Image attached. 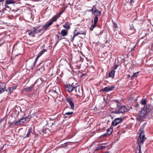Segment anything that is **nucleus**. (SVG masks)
Returning a JSON list of instances; mask_svg holds the SVG:
<instances>
[{"label":"nucleus","instance_id":"obj_1","mask_svg":"<svg viewBox=\"0 0 153 153\" xmlns=\"http://www.w3.org/2000/svg\"><path fill=\"white\" fill-rule=\"evenodd\" d=\"M139 137L137 140V146L136 149V153H142L141 151V146L143 145L146 138L145 137L144 131H142L139 133Z\"/></svg>","mask_w":153,"mask_h":153},{"label":"nucleus","instance_id":"obj_2","mask_svg":"<svg viewBox=\"0 0 153 153\" xmlns=\"http://www.w3.org/2000/svg\"><path fill=\"white\" fill-rule=\"evenodd\" d=\"M152 111V107L149 104L146 105L142 109L140 112L139 115L140 117H145L149 116Z\"/></svg>","mask_w":153,"mask_h":153},{"label":"nucleus","instance_id":"obj_3","mask_svg":"<svg viewBox=\"0 0 153 153\" xmlns=\"http://www.w3.org/2000/svg\"><path fill=\"white\" fill-rule=\"evenodd\" d=\"M59 16L55 15L51 18L46 24L42 26L43 29L45 31H46L48 29L49 27L51 26L53 22H56L57 19L59 17Z\"/></svg>","mask_w":153,"mask_h":153},{"label":"nucleus","instance_id":"obj_4","mask_svg":"<svg viewBox=\"0 0 153 153\" xmlns=\"http://www.w3.org/2000/svg\"><path fill=\"white\" fill-rule=\"evenodd\" d=\"M128 111V110L126 107L125 106H120L118 110H115L114 112L115 113L118 114L121 113H123L127 112Z\"/></svg>","mask_w":153,"mask_h":153},{"label":"nucleus","instance_id":"obj_5","mask_svg":"<svg viewBox=\"0 0 153 153\" xmlns=\"http://www.w3.org/2000/svg\"><path fill=\"white\" fill-rule=\"evenodd\" d=\"M78 30V29L77 28L76 29L74 30L73 38H72L71 41H73L75 36L79 35L82 34L85 35L86 34V32L85 31H83L82 30Z\"/></svg>","mask_w":153,"mask_h":153},{"label":"nucleus","instance_id":"obj_6","mask_svg":"<svg viewBox=\"0 0 153 153\" xmlns=\"http://www.w3.org/2000/svg\"><path fill=\"white\" fill-rule=\"evenodd\" d=\"M27 32L30 36L34 37L35 36V34H36V28L33 27L30 30H27Z\"/></svg>","mask_w":153,"mask_h":153},{"label":"nucleus","instance_id":"obj_7","mask_svg":"<svg viewBox=\"0 0 153 153\" xmlns=\"http://www.w3.org/2000/svg\"><path fill=\"white\" fill-rule=\"evenodd\" d=\"M66 101L69 104L71 109H74V103L73 100L70 97H68L65 98Z\"/></svg>","mask_w":153,"mask_h":153},{"label":"nucleus","instance_id":"obj_8","mask_svg":"<svg viewBox=\"0 0 153 153\" xmlns=\"http://www.w3.org/2000/svg\"><path fill=\"white\" fill-rule=\"evenodd\" d=\"M122 120V119L121 117L116 118L114 119V121L112 122L111 125L115 126L120 123Z\"/></svg>","mask_w":153,"mask_h":153},{"label":"nucleus","instance_id":"obj_9","mask_svg":"<svg viewBox=\"0 0 153 153\" xmlns=\"http://www.w3.org/2000/svg\"><path fill=\"white\" fill-rule=\"evenodd\" d=\"M73 83L72 85L68 84L66 85V90L69 93L72 92L74 89L75 86L73 85Z\"/></svg>","mask_w":153,"mask_h":153},{"label":"nucleus","instance_id":"obj_10","mask_svg":"<svg viewBox=\"0 0 153 153\" xmlns=\"http://www.w3.org/2000/svg\"><path fill=\"white\" fill-rule=\"evenodd\" d=\"M114 88V86H107L101 89V91L108 92L113 90Z\"/></svg>","mask_w":153,"mask_h":153},{"label":"nucleus","instance_id":"obj_11","mask_svg":"<svg viewBox=\"0 0 153 153\" xmlns=\"http://www.w3.org/2000/svg\"><path fill=\"white\" fill-rule=\"evenodd\" d=\"M45 65L43 63H41L39 64V65L38 67V71H40L41 72H42L44 71L45 69L44 67Z\"/></svg>","mask_w":153,"mask_h":153},{"label":"nucleus","instance_id":"obj_12","mask_svg":"<svg viewBox=\"0 0 153 153\" xmlns=\"http://www.w3.org/2000/svg\"><path fill=\"white\" fill-rule=\"evenodd\" d=\"M71 24L70 23L68 22H66L65 24L63 25V27L65 30H68L71 28Z\"/></svg>","mask_w":153,"mask_h":153},{"label":"nucleus","instance_id":"obj_13","mask_svg":"<svg viewBox=\"0 0 153 153\" xmlns=\"http://www.w3.org/2000/svg\"><path fill=\"white\" fill-rule=\"evenodd\" d=\"M17 86H13L11 87H9L7 89H6V90L7 92L8 90V93H11V92H13V91L16 88Z\"/></svg>","mask_w":153,"mask_h":153},{"label":"nucleus","instance_id":"obj_14","mask_svg":"<svg viewBox=\"0 0 153 153\" xmlns=\"http://www.w3.org/2000/svg\"><path fill=\"white\" fill-rule=\"evenodd\" d=\"M73 113V111L68 112L65 113L63 115L64 117V118H67L71 117Z\"/></svg>","mask_w":153,"mask_h":153},{"label":"nucleus","instance_id":"obj_15","mask_svg":"<svg viewBox=\"0 0 153 153\" xmlns=\"http://www.w3.org/2000/svg\"><path fill=\"white\" fill-rule=\"evenodd\" d=\"M115 72V71L111 70L108 73V77H112L113 78H114Z\"/></svg>","mask_w":153,"mask_h":153},{"label":"nucleus","instance_id":"obj_16","mask_svg":"<svg viewBox=\"0 0 153 153\" xmlns=\"http://www.w3.org/2000/svg\"><path fill=\"white\" fill-rule=\"evenodd\" d=\"M92 13L94 15L98 17L100 16L101 15V11L97 10L94 11Z\"/></svg>","mask_w":153,"mask_h":153},{"label":"nucleus","instance_id":"obj_17","mask_svg":"<svg viewBox=\"0 0 153 153\" xmlns=\"http://www.w3.org/2000/svg\"><path fill=\"white\" fill-rule=\"evenodd\" d=\"M68 30L64 29H62L61 31V35L63 36H67L68 34Z\"/></svg>","mask_w":153,"mask_h":153},{"label":"nucleus","instance_id":"obj_18","mask_svg":"<svg viewBox=\"0 0 153 153\" xmlns=\"http://www.w3.org/2000/svg\"><path fill=\"white\" fill-rule=\"evenodd\" d=\"M52 91L56 94L59 93V92L60 91L59 87L58 86H55L53 88Z\"/></svg>","mask_w":153,"mask_h":153},{"label":"nucleus","instance_id":"obj_19","mask_svg":"<svg viewBox=\"0 0 153 153\" xmlns=\"http://www.w3.org/2000/svg\"><path fill=\"white\" fill-rule=\"evenodd\" d=\"M32 130V128L30 127L28 130L27 132L26 135H24V138H26L27 137H29L30 134H31Z\"/></svg>","mask_w":153,"mask_h":153},{"label":"nucleus","instance_id":"obj_20","mask_svg":"<svg viewBox=\"0 0 153 153\" xmlns=\"http://www.w3.org/2000/svg\"><path fill=\"white\" fill-rule=\"evenodd\" d=\"M41 56L39 53L37 55V56H36L35 61L33 63V65H32L31 67H30V69H32L33 68L35 67L36 64V62L37 60L38 59L39 57Z\"/></svg>","mask_w":153,"mask_h":153},{"label":"nucleus","instance_id":"obj_21","mask_svg":"<svg viewBox=\"0 0 153 153\" xmlns=\"http://www.w3.org/2000/svg\"><path fill=\"white\" fill-rule=\"evenodd\" d=\"M74 89V90L75 92L76 93V94L75 95L77 97H78L79 96V94H78V93H80V91H79V87H76L75 86Z\"/></svg>","mask_w":153,"mask_h":153},{"label":"nucleus","instance_id":"obj_22","mask_svg":"<svg viewBox=\"0 0 153 153\" xmlns=\"http://www.w3.org/2000/svg\"><path fill=\"white\" fill-rule=\"evenodd\" d=\"M5 4H13L15 3V1L13 0H5Z\"/></svg>","mask_w":153,"mask_h":153},{"label":"nucleus","instance_id":"obj_23","mask_svg":"<svg viewBox=\"0 0 153 153\" xmlns=\"http://www.w3.org/2000/svg\"><path fill=\"white\" fill-rule=\"evenodd\" d=\"M33 88V86H31L24 88V90L26 91L30 92Z\"/></svg>","mask_w":153,"mask_h":153},{"label":"nucleus","instance_id":"obj_24","mask_svg":"<svg viewBox=\"0 0 153 153\" xmlns=\"http://www.w3.org/2000/svg\"><path fill=\"white\" fill-rule=\"evenodd\" d=\"M6 90L5 87H3L1 85H0V94L3 93Z\"/></svg>","mask_w":153,"mask_h":153},{"label":"nucleus","instance_id":"obj_25","mask_svg":"<svg viewBox=\"0 0 153 153\" xmlns=\"http://www.w3.org/2000/svg\"><path fill=\"white\" fill-rule=\"evenodd\" d=\"M14 125L16 126L22 125H23V122H22V120L21 119L15 122L14 123Z\"/></svg>","mask_w":153,"mask_h":153},{"label":"nucleus","instance_id":"obj_26","mask_svg":"<svg viewBox=\"0 0 153 153\" xmlns=\"http://www.w3.org/2000/svg\"><path fill=\"white\" fill-rule=\"evenodd\" d=\"M142 105H144V106L146 105V99H142L141 101Z\"/></svg>","mask_w":153,"mask_h":153},{"label":"nucleus","instance_id":"obj_27","mask_svg":"<svg viewBox=\"0 0 153 153\" xmlns=\"http://www.w3.org/2000/svg\"><path fill=\"white\" fill-rule=\"evenodd\" d=\"M97 9L96 8V6L95 5H94L92 8L89 10V12H94L95 10H97Z\"/></svg>","mask_w":153,"mask_h":153},{"label":"nucleus","instance_id":"obj_28","mask_svg":"<svg viewBox=\"0 0 153 153\" xmlns=\"http://www.w3.org/2000/svg\"><path fill=\"white\" fill-rule=\"evenodd\" d=\"M113 129L112 128H110L107 129V132L109 135H110L112 132Z\"/></svg>","mask_w":153,"mask_h":153},{"label":"nucleus","instance_id":"obj_29","mask_svg":"<svg viewBox=\"0 0 153 153\" xmlns=\"http://www.w3.org/2000/svg\"><path fill=\"white\" fill-rule=\"evenodd\" d=\"M98 20V17L95 16L94 18V23L97 24Z\"/></svg>","mask_w":153,"mask_h":153},{"label":"nucleus","instance_id":"obj_30","mask_svg":"<svg viewBox=\"0 0 153 153\" xmlns=\"http://www.w3.org/2000/svg\"><path fill=\"white\" fill-rule=\"evenodd\" d=\"M97 26V24L94 23V24L92 25L91 27L90 28V30L92 31Z\"/></svg>","mask_w":153,"mask_h":153},{"label":"nucleus","instance_id":"obj_31","mask_svg":"<svg viewBox=\"0 0 153 153\" xmlns=\"http://www.w3.org/2000/svg\"><path fill=\"white\" fill-rule=\"evenodd\" d=\"M39 27H36V33H40L41 32V31H42V29H39V30H38V28H39Z\"/></svg>","mask_w":153,"mask_h":153},{"label":"nucleus","instance_id":"obj_32","mask_svg":"<svg viewBox=\"0 0 153 153\" xmlns=\"http://www.w3.org/2000/svg\"><path fill=\"white\" fill-rule=\"evenodd\" d=\"M27 119V118L26 117L23 118L21 119L22 122H23V124H24V123H25Z\"/></svg>","mask_w":153,"mask_h":153},{"label":"nucleus","instance_id":"obj_33","mask_svg":"<svg viewBox=\"0 0 153 153\" xmlns=\"http://www.w3.org/2000/svg\"><path fill=\"white\" fill-rule=\"evenodd\" d=\"M118 67V65H114L112 68L111 69L112 70L115 71V70Z\"/></svg>","mask_w":153,"mask_h":153},{"label":"nucleus","instance_id":"obj_34","mask_svg":"<svg viewBox=\"0 0 153 153\" xmlns=\"http://www.w3.org/2000/svg\"><path fill=\"white\" fill-rule=\"evenodd\" d=\"M46 50L45 49H43L42 51H41L39 53V54L40 55H42L46 51Z\"/></svg>","mask_w":153,"mask_h":153},{"label":"nucleus","instance_id":"obj_35","mask_svg":"<svg viewBox=\"0 0 153 153\" xmlns=\"http://www.w3.org/2000/svg\"><path fill=\"white\" fill-rule=\"evenodd\" d=\"M128 86L129 87L133 86V83L132 82H130L128 84Z\"/></svg>","mask_w":153,"mask_h":153},{"label":"nucleus","instance_id":"obj_36","mask_svg":"<svg viewBox=\"0 0 153 153\" xmlns=\"http://www.w3.org/2000/svg\"><path fill=\"white\" fill-rule=\"evenodd\" d=\"M130 29H133L134 28V26H133L132 23L131 24H130Z\"/></svg>","mask_w":153,"mask_h":153},{"label":"nucleus","instance_id":"obj_37","mask_svg":"<svg viewBox=\"0 0 153 153\" xmlns=\"http://www.w3.org/2000/svg\"><path fill=\"white\" fill-rule=\"evenodd\" d=\"M109 135L108 134H107V133L106 132V133L103 134L102 135V136H103V137H107L108 136H109Z\"/></svg>","mask_w":153,"mask_h":153},{"label":"nucleus","instance_id":"obj_38","mask_svg":"<svg viewBox=\"0 0 153 153\" xmlns=\"http://www.w3.org/2000/svg\"><path fill=\"white\" fill-rule=\"evenodd\" d=\"M139 71L137 72L136 73H134V77H136L138 75V73L139 72Z\"/></svg>","mask_w":153,"mask_h":153},{"label":"nucleus","instance_id":"obj_39","mask_svg":"<svg viewBox=\"0 0 153 153\" xmlns=\"http://www.w3.org/2000/svg\"><path fill=\"white\" fill-rule=\"evenodd\" d=\"M113 24L114 25V26L115 28H117V25L114 22L113 23Z\"/></svg>","mask_w":153,"mask_h":153},{"label":"nucleus","instance_id":"obj_40","mask_svg":"<svg viewBox=\"0 0 153 153\" xmlns=\"http://www.w3.org/2000/svg\"><path fill=\"white\" fill-rule=\"evenodd\" d=\"M106 148V147L105 146H100V148L101 149H104Z\"/></svg>","mask_w":153,"mask_h":153},{"label":"nucleus","instance_id":"obj_41","mask_svg":"<svg viewBox=\"0 0 153 153\" xmlns=\"http://www.w3.org/2000/svg\"><path fill=\"white\" fill-rule=\"evenodd\" d=\"M100 149H101V148H100V146H99L97 147L96 149V150H98Z\"/></svg>","mask_w":153,"mask_h":153},{"label":"nucleus","instance_id":"obj_42","mask_svg":"<svg viewBox=\"0 0 153 153\" xmlns=\"http://www.w3.org/2000/svg\"><path fill=\"white\" fill-rule=\"evenodd\" d=\"M6 145V144H4V145H3L2 146H1V150H2L3 149V148H4V145Z\"/></svg>","mask_w":153,"mask_h":153},{"label":"nucleus","instance_id":"obj_43","mask_svg":"<svg viewBox=\"0 0 153 153\" xmlns=\"http://www.w3.org/2000/svg\"><path fill=\"white\" fill-rule=\"evenodd\" d=\"M133 0H131L130 1V3H131V5H133V4H132V3L133 2Z\"/></svg>","mask_w":153,"mask_h":153},{"label":"nucleus","instance_id":"obj_44","mask_svg":"<svg viewBox=\"0 0 153 153\" xmlns=\"http://www.w3.org/2000/svg\"><path fill=\"white\" fill-rule=\"evenodd\" d=\"M134 73L132 75V76L131 77V79L132 80L134 78Z\"/></svg>","mask_w":153,"mask_h":153},{"label":"nucleus","instance_id":"obj_45","mask_svg":"<svg viewBox=\"0 0 153 153\" xmlns=\"http://www.w3.org/2000/svg\"><path fill=\"white\" fill-rule=\"evenodd\" d=\"M4 0H0V3L4 1Z\"/></svg>","mask_w":153,"mask_h":153},{"label":"nucleus","instance_id":"obj_46","mask_svg":"<svg viewBox=\"0 0 153 153\" xmlns=\"http://www.w3.org/2000/svg\"><path fill=\"white\" fill-rule=\"evenodd\" d=\"M56 36L57 37V38H59V36H58V35H56Z\"/></svg>","mask_w":153,"mask_h":153},{"label":"nucleus","instance_id":"obj_47","mask_svg":"<svg viewBox=\"0 0 153 153\" xmlns=\"http://www.w3.org/2000/svg\"><path fill=\"white\" fill-rule=\"evenodd\" d=\"M58 42H56V43L55 44V46H56V45L58 43Z\"/></svg>","mask_w":153,"mask_h":153},{"label":"nucleus","instance_id":"obj_48","mask_svg":"<svg viewBox=\"0 0 153 153\" xmlns=\"http://www.w3.org/2000/svg\"><path fill=\"white\" fill-rule=\"evenodd\" d=\"M138 105V103H137V104H136L135 105V106H136V107H137Z\"/></svg>","mask_w":153,"mask_h":153},{"label":"nucleus","instance_id":"obj_49","mask_svg":"<svg viewBox=\"0 0 153 153\" xmlns=\"http://www.w3.org/2000/svg\"><path fill=\"white\" fill-rule=\"evenodd\" d=\"M8 7V6H5V7Z\"/></svg>","mask_w":153,"mask_h":153},{"label":"nucleus","instance_id":"obj_50","mask_svg":"<svg viewBox=\"0 0 153 153\" xmlns=\"http://www.w3.org/2000/svg\"><path fill=\"white\" fill-rule=\"evenodd\" d=\"M134 50V49H133V48H132V49H131V51H132V50Z\"/></svg>","mask_w":153,"mask_h":153},{"label":"nucleus","instance_id":"obj_51","mask_svg":"<svg viewBox=\"0 0 153 153\" xmlns=\"http://www.w3.org/2000/svg\"><path fill=\"white\" fill-rule=\"evenodd\" d=\"M119 133H120V132H119L117 133L118 134H119Z\"/></svg>","mask_w":153,"mask_h":153},{"label":"nucleus","instance_id":"obj_52","mask_svg":"<svg viewBox=\"0 0 153 153\" xmlns=\"http://www.w3.org/2000/svg\"><path fill=\"white\" fill-rule=\"evenodd\" d=\"M136 14H137V12H136Z\"/></svg>","mask_w":153,"mask_h":153},{"label":"nucleus","instance_id":"obj_53","mask_svg":"<svg viewBox=\"0 0 153 153\" xmlns=\"http://www.w3.org/2000/svg\"><path fill=\"white\" fill-rule=\"evenodd\" d=\"M136 19V18H134V20H135Z\"/></svg>","mask_w":153,"mask_h":153},{"label":"nucleus","instance_id":"obj_54","mask_svg":"<svg viewBox=\"0 0 153 153\" xmlns=\"http://www.w3.org/2000/svg\"><path fill=\"white\" fill-rule=\"evenodd\" d=\"M1 123V121L0 120V123Z\"/></svg>","mask_w":153,"mask_h":153},{"label":"nucleus","instance_id":"obj_55","mask_svg":"<svg viewBox=\"0 0 153 153\" xmlns=\"http://www.w3.org/2000/svg\"><path fill=\"white\" fill-rule=\"evenodd\" d=\"M135 46H134V48H135Z\"/></svg>","mask_w":153,"mask_h":153}]
</instances>
